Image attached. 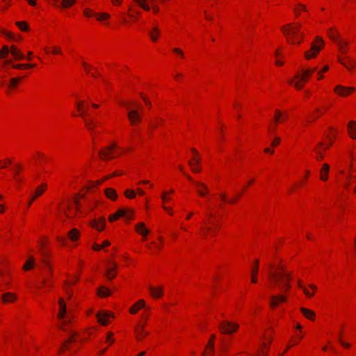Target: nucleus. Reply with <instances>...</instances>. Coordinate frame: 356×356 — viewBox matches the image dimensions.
I'll return each instance as SVG.
<instances>
[{
    "label": "nucleus",
    "instance_id": "1",
    "mask_svg": "<svg viewBox=\"0 0 356 356\" xmlns=\"http://www.w3.org/2000/svg\"><path fill=\"white\" fill-rule=\"evenodd\" d=\"M279 268L281 271H277L275 273L269 271L268 275L270 279L274 281L275 284L280 287V291L284 292L291 287L289 282L291 279V274L289 272H286L283 266H280Z\"/></svg>",
    "mask_w": 356,
    "mask_h": 356
},
{
    "label": "nucleus",
    "instance_id": "40",
    "mask_svg": "<svg viewBox=\"0 0 356 356\" xmlns=\"http://www.w3.org/2000/svg\"><path fill=\"white\" fill-rule=\"evenodd\" d=\"M22 79V78H13L10 79V83L9 85V88H14L15 87L19 81Z\"/></svg>",
    "mask_w": 356,
    "mask_h": 356
},
{
    "label": "nucleus",
    "instance_id": "13",
    "mask_svg": "<svg viewBox=\"0 0 356 356\" xmlns=\"http://www.w3.org/2000/svg\"><path fill=\"white\" fill-rule=\"evenodd\" d=\"M271 301L270 302V305L272 307H275L277 305L279 302H285L286 298L284 296H272L270 297Z\"/></svg>",
    "mask_w": 356,
    "mask_h": 356
},
{
    "label": "nucleus",
    "instance_id": "23",
    "mask_svg": "<svg viewBox=\"0 0 356 356\" xmlns=\"http://www.w3.org/2000/svg\"><path fill=\"white\" fill-rule=\"evenodd\" d=\"M34 266L35 259L33 257H30L23 266V269L24 270H29L32 269L34 267Z\"/></svg>",
    "mask_w": 356,
    "mask_h": 356
},
{
    "label": "nucleus",
    "instance_id": "48",
    "mask_svg": "<svg viewBox=\"0 0 356 356\" xmlns=\"http://www.w3.org/2000/svg\"><path fill=\"white\" fill-rule=\"evenodd\" d=\"M298 286L303 290L306 296L309 297H312L313 296V293H309V291L306 288H305L300 282L298 283Z\"/></svg>",
    "mask_w": 356,
    "mask_h": 356
},
{
    "label": "nucleus",
    "instance_id": "30",
    "mask_svg": "<svg viewBox=\"0 0 356 356\" xmlns=\"http://www.w3.org/2000/svg\"><path fill=\"white\" fill-rule=\"evenodd\" d=\"M134 1L145 10L149 11L150 10V6L146 3L147 0H134Z\"/></svg>",
    "mask_w": 356,
    "mask_h": 356
},
{
    "label": "nucleus",
    "instance_id": "57",
    "mask_svg": "<svg viewBox=\"0 0 356 356\" xmlns=\"http://www.w3.org/2000/svg\"><path fill=\"white\" fill-rule=\"evenodd\" d=\"M52 53L54 54H61V50L59 48H57L56 47H54L53 48Z\"/></svg>",
    "mask_w": 356,
    "mask_h": 356
},
{
    "label": "nucleus",
    "instance_id": "7",
    "mask_svg": "<svg viewBox=\"0 0 356 356\" xmlns=\"http://www.w3.org/2000/svg\"><path fill=\"white\" fill-rule=\"evenodd\" d=\"M136 334V339L138 341L143 340L145 337L149 334V332L145 330V325L138 324L134 329Z\"/></svg>",
    "mask_w": 356,
    "mask_h": 356
},
{
    "label": "nucleus",
    "instance_id": "35",
    "mask_svg": "<svg viewBox=\"0 0 356 356\" xmlns=\"http://www.w3.org/2000/svg\"><path fill=\"white\" fill-rule=\"evenodd\" d=\"M10 50L8 46L4 45L2 49L0 51V58L7 56Z\"/></svg>",
    "mask_w": 356,
    "mask_h": 356
},
{
    "label": "nucleus",
    "instance_id": "62",
    "mask_svg": "<svg viewBox=\"0 0 356 356\" xmlns=\"http://www.w3.org/2000/svg\"><path fill=\"white\" fill-rule=\"evenodd\" d=\"M141 96H142V97H143V99L144 102H145V104H146L147 106H151V103H150V102H149V101L146 97H143L142 95H141Z\"/></svg>",
    "mask_w": 356,
    "mask_h": 356
},
{
    "label": "nucleus",
    "instance_id": "37",
    "mask_svg": "<svg viewBox=\"0 0 356 356\" xmlns=\"http://www.w3.org/2000/svg\"><path fill=\"white\" fill-rule=\"evenodd\" d=\"M124 194L129 199H133L136 197V193L134 191L131 189H127L125 191Z\"/></svg>",
    "mask_w": 356,
    "mask_h": 356
},
{
    "label": "nucleus",
    "instance_id": "63",
    "mask_svg": "<svg viewBox=\"0 0 356 356\" xmlns=\"http://www.w3.org/2000/svg\"><path fill=\"white\" fill-rule=\"evenodd\" d=\"M193 163H195V165H198L200 163V159H197V158H193V161H192Z\"/></svg>",
    "mask_w": 356,
    "mask_h": 356
},
{
    "label": "nucleus",
    "instance_id": "10",
    "mask_svg": "<svg viewBox=\"0 0 356 356\" xmlns=\"http://www.w3.org/2000/svg\"><path fill=\"white\" fill-rule=\"evenodd\" d=\"M112 316L113 314L108 312H99L97 314L98 321L103 325H106L108 323L107 318Z\"/></svg>",
    "mask_w": 356,
    "mask_h": 356
},
{
    "label": "nucleus",
    "instance_id": "58",
    "mask_svg": "<svg viewBox=\"0 0 356 356\" xmlns=\"http://www.w3.org/2000/svg\"><path fill=\"white\" fill-rule=\"evenodd\" d=\"M218 227H215V230L213 231H211V227H207L206 229L207 232H211V234L213 236H215L216 234V229H217Z\"/></svg>",
    "mask_w": 356,
    "mask_h": 356
},
{
    "label": "nucleus",
    "instance_id": "38",
    "mask_svg": "<svg viewBox=\"0 0 356 356\" xmlns=\"http://www.w3.org/2000/svg\"><path fill=\"white\" fill-rule=\"evenodd\" d=\"M84 120H85V124H86V127L90 131L93 130L94 127H95L94 121L93 120H88L86 119H85Z\"/></svg>",
    "mask_w": 356,
    "mask_h": 356
},
{
    "label": "nucleus",
    "instance_id": "8",
    "mask_svg": "<svg viewBox=\"0 0 356 356\" xmlns=\"http://www.w3.org/2000/svg\"><path fill=\"white\" fill-rule=\"evenodd\" d=\"M355 88L353 87H343L342 86H337L334 88V92L338 95L345 97L354 92Z\"/></svg>",
    "mask_w": 356,
    "mask_h": 356
},
{
    "label": "nucleus",
    "instance_id": "19",
    "mask_svg": "<svg viewBox=\"0 0 356 356\" xmlns=\"http://www.w3.org/2000/svg\"><path fill=\"white\" fill-rule=\"evenodd\" d=\"M195 184L197 186V192L200 195L204 196L208 193V188L205 184L197 181L195 182Z\"/></svg>",
    "mask_w": 356,
    "mask_h": 356
},
{
    "label": "nucleus",
    "instance_id": "24",
    "mask_svg": "<svg viewBox=\"0 0 356 356\" xmlns=\"http://www.w3.org/2000/svg\"><path fill=\"white\" fill-rule=\"evenodd\" d=\"M300 310H301V312L302 313V314L306 318H307L309 320H314V318L315 317V313L313 311H312L309 309L305 308V307H302L300 309Z\"/></svg>",
    "mask_w": 356,
    "mask_h": 356
},
{
    "label": "nucleus",
    "instance_id": "59",
    "mask_svg": "<svg viewBox=\"0 0 356 356\" xmlns=\"http://www.w3.org/2000/svg\"><path fill=\"white\" fill-rule=\"evenodd\" d=\"M3 34H5V35H6L8 39H10V40H13L14 37H13V34H12V33H8V32H5V31H3Z\"/></svg>",
    "mask_w": 356,
    "mask_h": 356
},
{
    "label": "nucleus",
    "instance_id": "9",
    "mask_svg": "<svg viewBox=\"0 0 356 356\" xmlns=\"http://www.w3.org/2000/svg\"><path fill=\"white\" fill-rule=\"evenodd\" d=\"M116 147V144L113 143L110 146L107 147L105 150H101L99 152V156L103 160H107L109 158V154L112 153V151L114 148Z\"/></svg>",
    "mask_w": 356,
    "mask_h": 356
},
{
    "label": "nucleus",
    "instance_id": "15",
    "mask_svg": "<svg viewBox=\"0 0 356 356\" xmlns=\"http://www.w3.org/2000/svg\"><path fill=\"white\" fill-rule=\"evenodd\" d=\"M145 302L143 300H138L129 309L131 314H136L140 309L144 307Z\"/></svg>",
    "mask_w": 356,
    "mask_h": 356
},
{
    "label": "nucleus",
    "instance_id": "29",
    "mask_svg": "<svg viewBox=\"0 0 356 356\" xmlns=\"http://www.w3.org/2000/svg\"><path fill=\"white\" fill-rule=\"evenodd\" d=\"M47 185L46 184H42L40 186H38L35 190V197H38L40 196L47 188Z\"/></svg>",
    "mask_w": 356,
    "mask_h": 356
},
{
    "label": "nucleus",
    "instance_id": "46",
    "mask_svg": "<svg viewBox=\"0 0 356 356\" xmlns=\"http://www.w3.org/2000/svg\"><path fill=\"white\" fill-rule=\"evenodd\" d=\"M307 77L308 76H305L304 74H302L301 76L300 74H296V79H299V81L300 82H303V83L307 82Z\"/></svg>",
    "mask_w": 356,
    "mask_h": 356
},
{
    "label": "nucleus",
    "instance_id": "49",
    "mask_svg": "<svg viewBox=\"0 0 356 356\" xmlns=\"http://www.w3.org/2000/svg\"><path fill=\"white\" fill-rule=\"evenodd\" d=\"M289 83H290L291 84H293V85H294V86H295L297 89H299V90H300V89H301V88H302V87H303V85L300 83V81L299 80H298V81L295 82V83H294L293 81H289Z\"/></svg>",
    "mask_w": 356,
    "mask_h": 356
},
{
    "label": "nucleus",
    "instance_id": "5",
    "mask_svg": "<svg viewBox=\"0 0 356 356\" xmlns=\"http://www.w3.org/2000/svg\"><path fill=\"white\" fill-rule=\"evenodd\" d=\"M328 35H329V37L337 44L340 51L342 54H346V51H347L346 47L348 46V43L346 41H344L341 39L338 38L337 35H335L334 33H332V29H330L329 31Z\"/></svg>",
    "mask_w": 356,
    "mask_h": 356
},
{
    "label": "nucleus",
    "instance_id": "52",
    "mask_svg": "<svg viewBox=\"0 0 356 356\" xmlns=\"http://www.w3.org/2000/svg\"><path fill=\"white\" fill-rule=\"evenodd\" d=\"M173 51L178 54L180 56L184 57V52L180 49L174 48Z\"/></svg>",
    "mask_w": 356,
    "mask_h": 356
},
{
    "label": "nucleus",
    "instance_id": "60",
    "mask_svg": "<svg viewBox=\"0 0 356 356\" xmlns=\"http://www.w3.org/2000/svg\"><path fill=\"white\" fill-rule=\"evenodd\" d=\"M76 106L79 111H81L82 108H83V102H79L76 104Z\"/></svg>",
    "mask_w": 356,
    "mask_h": 356
},
{
    "label": "nucleus",
    "instance_id": "50",
    "mask_svg": "<svg viewBox=\"0 0 356 356\" xmlns=\"http://www.w3.org/2000/svg\"><path fill=\"white\" fill-rule=\"evenodd\" d=\"M282 116V113L279 110L275 111V122H277L280 120V118Z\"/></svg>",
    "mask_w": 356,
    "mask_h": 356
},
{
    "label": "nucleus",
    "instance_id": "39",
    "mask_svg": "<svg viewBox=\"0 0 356 356\" xmlns=\"http://www.w3.org/2000/svg\"><path fill=\"white\" fill-rule=\"evenodd\" d=\"M316 70V67L314 68H309L302 72V74H304L306 76H310Z\"/></svg>",
    "mask_w": 356,
    "mask_h": 356
},
{
    "label": "nucleus",
    "instance_id": "14",
    "mask_svg": "<svg viewBox=\"0 0 356 356\" xmlns=\"http://www.w3.org/2000/svg\"><path fill=\"white\" fill-rule=\"evenodd\" d=\"M330 166L327 163H324L320 172V177L323 181H326L328 178Z\"/></svg>",
    "mask_w": 356,
    "mask_h": 356
},
{
    "label": "nucleus",
    "instance_id": "26",
    "mask_svg": "<svg viewBox=\"0 0 356 356\" xmlns=\"http://www.w3.org/2000/svg\"><path fill=\"white\" fill-rule=\"evenodd\" d=\"M259 269V260L255 261V266L252 269V282L257 283V274Z\"/></svg>",
    "mask_w": 356,
    "mask_h": 356
},
{
    "label": "nucleus",
    "instance_id": "25",
    "mask_svg": "<svg viewBox=\"0 0 356 356\" xmlns=\"http://www.w3.org/2000/svg\"><path fill=\"white\" fill-rule=\"evenodd\" d=\"M2 300L4 303L12 302L15 300V296L11 293H6L3 295Z\"/></svg>",
    "mask_w": 356,
    "mask_h": 356
},
{
    "label": "nucleus",
    "instance_id": "16",
    "mask_svg": "<svg viewBox=\"0 0 356 356\" xmlns=\"http://www.w3.org/2000/svg\"><path fill=\"white\" fill-rule=\"evenodd\" d=\"M348 130L350 136L353 139L356 138V122L355 121H350L348 124Z\"/></svg>",
    "mask_w": 356,
    "mask_h": 356
},
{
    "label": "nucleus",
    "instance_id": "36",
    "mask_svg": "<svg viewBox=\"0 0 356 356\" xmlns=\"http://www.w3.org/2000/svg\"><path fill=\"white\" fill-rule=\"evenodd\" d=\"M96 17L99 21H103L110 18V15L106 13L97 14Z\"/></svg>",
    "mask_w": 356,
    "mask_h": 356
},
{
    "label": "nucleus",
    "instance_id": "61",
    "mask_svg": "<svg viewBox=\"0 0 356 356\" xmlns=\"http://www.w3.org/2000/svg\"><path fill=\"white\" fill-rule=\"evenodd\" d=\"M102 248H102V245H97V244H95V245H94V246H93V249H94L95 250H96V251L100 250H102Z\"/></svg>",
    "mask_w": 356,
    "mask_h": 356
},
{
    "label": "nucleus",
    "instance_id": "33",
    "mask_svg": "<svg viewBox=\"0 0 356 356\" xmlns=\"http://www.w3.org/2000/svg\"><path fill=\"white\" fill-rule=\"evenodd\" d=\"M15 24L22 31H26L29 30V26L26 22H17Z\"/></svg>",
    "mask_w": 356,
    "mask_h": 356
},
{
    "label": "nucleus",
    "instance_id": "28",
    "mask_svg": "<svg viewBox=\"0 0 356 356\" xmlns=\"http://www.w3.org/2000/svg\"><path fill=\"white\" fill-rule=\"evenodd\" d=\"M68 236L70 240L74 241L79 238V232L76 229H71L68 233Z\"/></svg>",
    "mask_w": 356,
    "mask_h": 356
},
{
    "label": "nucleus",
    "instance_id": "45",
    "mask_svg": "<svg viewBox=\"0 0 356 356\" xmlns=\"http://www.w3.org/2000/svg\"><path fill=\"white\" fill-rule=\"evenodd\" d=\"M149 1L152 3V9H153V11L155 13H157L159 10V6H157V4L156 3V0H149Z\"/></svg>",
    "mask_w": 356,
    "mask_h": 356
},
{
    "label": "nucleus",
    "instance_id": "21",
    "mask_svg": "<svg viewBox=\"0 0 356 356\" xmlns=\"http://www.w3.org/2000/svg\"><path fill=\"white\" fill-rule=\"evenodd\" d=\"M126 216V210L124 209H118L117 212L113 215H111L109 216V221L113 222L117 219H118L120 217L125 216Z\"/></svg>",
    "mask_w": 356,
    "mask_h": 356
},
{
    "label": "nucleus",
    "instance_id": "22",
    "mask_svg": "<svg viewBox=\"0 0 356 356\" xmlns=\"http://www.w3.org/2000/svg\"><path fill=\"white\" fill-rule=\"evenodd\" d=\"M136 230L142 235L146 236L149 234L148 229L143 222H139L136 225Z\"/></svg>",
    "mask_w": 356,
    "mask_h": 356
},
{
    "label": "nucleus",
    "instance_id": "34",
    "mask_svg": "<svg viewBox=\"0 0 356 356\" xmlns=\"http://www.w3.org/2000/svg\"><path fill=\"white\" fill-rule=\"evenodd\" d=\"M214 339H215V335L211 334V339L209 341L208 344H207V348H210L211 354L213 353V350H214Z\"/></svg>",
    "mask_w": 356,
    "mask_h": 356
},
{
    "label": "nucleus",
    "instance_id": "31",
    "mask_svg": "<svg viewBox=\"0 0 356 356\" xmlns=\"http://www.w3.org/2000/svg\"><path fill=\"white\" fill-rule=\"evenodd\" d=\"M111 293L110 291L104 286H101L98 290V295L101 297H106Z\"/></svg>",
    "mask_w": 356,
    "mask_h": 356
},
{
    "label": "nucleus",
    "instance_id": "3",
    "mask_svg": "<svg viewBox=\"0 0 356 356\" xmlns=\"http://www.w3.org/2000/svg\"><path fill=\"white\" fill-rule=\"evenodd\" d=\"M323 44V40L321 38L316 37V42L312 43L310 49L305 52V58L307 59L314 58L322 49Z\"/></svg>",
    "mask_w": 356,
    "mask_h": 356
},
{
    "label": "nucleus",
    "instance_id": "56",
    "mask_svg": "<svg viewBox=\"0 0 356 356\" xmlns=\"http://www.w3.org/2000/svg\"><path fill=\"white\" fill-rule=\"evenodd\" d=\"M339 342H340V343H341V344L343 347H345V348H350V344L349 343H348V342H345V341H342V339H340V341H339Z\"/></svg>",
    "mask_w": 356,
    "mask_h": 356
},
{
    "label": "nucleus",
    "instance_id": "32",
    "mask_svg": "<svg viewBox=\"0 0 356 356\" xmlns=\"http://www.w3.org/2000/svg\"><path fill=\"white\" fill-rule=\"evenodd\" d=\"M106 225V220L104 218H100L98 221L95 222V227L99 230L104 229Z\"/></svg>",
    "mask_w": 356,
    "mask_h": 356
},
{
    "label": "nucleus",
    "instance_id": "17",
    "mask_svg": "<svg viewBox=\"0 0 356 356\" xmlns=\"http://www.w3.org/2000/svg\"><path fill=\"white\" fill-rule=\"evenodd\" d=\"M111 264L113 266V267L108 268L106 273V277L108 280H112L114 278L116 274L115 268L117 267V264L115 262H111Z\"/></svg>",
    "mask_w": 356,
    "mask_h": 356
},
{
    "label": "nucleus",
    "instance_id": "4",
    "mask_svg": "<svg viewBox=\"0 0 356 356\" xmlns=\"http://www.w3.org/2000/svg\"><path fill=\"white\" fill-rule=\"evenodd\" d=\"M238 327V324L228 321H222L218 325V329L222 334H231L236 332Z\"/></svg>",
    "mask_w": 356,
    "mask_h": 356
},
{
    "label": "nucleus",
    "instance_id": "20",
    "mask_svg": "<svg viewBox=\"0 0 356 356\" xmlns=\"http://www.w3.org/2000/svg\"><path fill=\"white\" fill-rule=\"evenodd\" d=\"M160 33V30L158 26H154L153 28L149 31V35L151 40L154 42L157 40L158 36Z\"/></svg>",
    "mask_w": 356,
    "mask_h": 356
},
{
    "label": "nucleus",
    "instance_id": "54",
    "mask_svg": "<svg viewBox=\"0 0 356 356\" xmlns=\"http://www.w3.org/2000/svg\"><path fill=\"white\" fill-rule=\"evenodd\" d=\"M13 67L15 69H22L23 67H26V64H15L13 65Z\"/></svg>",
    "mask_w": 356,
    "mask_h": 356
},
{
    "label": "nucleus",
    "instance_id": "53",
    "mask_svg": "<svg viewBox=\"0 0 356 356\" xmlns=\"http://www.w3.org/2000/svg\"><path fill=\"white\" fill-rule=\"evenodd\" d=\"M339 61L346 68H348V70H350L351 67H353L354 65H352V66H350L348 65L346 62L343 61L342 59L341 58H339Z\"/></svg>",
    "mask_w": 356,
    "mask_h": 356
},
{
    "label": "nucleus",
    "instance_id": "41",
    "mask_svg": "<svg viewBox=\"0 0 356 356\" xmlns=\"http://www.w3.org/2000/svg\"><path fill=\"white\" fill-rule=\"evenodd\" d=\"M76 0H63L62 6L65 8L71 6L75 3Z\"/></svg>",
    "mask_w": 356,
    "mask_h": 356
},
{
    "label": "nucleus",
    "instance_id": "27",
    "mask_svg": "<svg viewBox=\"0 0 356 356\" xmlns=\"http://www.w3.org/2000/svg\"><path fill=\"white\" fill-rule=\"evenodd\" d=\"M105 194L108 198H110L111 200H115L117 198V193L116 191L111 188H106L105 190Z\"/></svg>",
    "mask_w": 356,
    "mask_h": 356
},
{
    "label": "nucleus",
    "instance_id": "55",
    "mask_svg": "<svg viewBox=\"0 0 356 356\" xmlns=\"http://www.w3.org/2000/svg\"><path fill=\"white\" fill-rule=\"evenodd\" d=\"M112 333H108L106 337V341L113 343L114 342V339L112 338Z\"/></svg>",
    "mask_w": 356,
    "mask_h": 356
},
{
    "label": "nucleus",
    "instance_id": "51",
    "mask_svg": "<svg viewBox=\"0 0 356 356\" xmlns=\"http://www.w3.org/2000/svg\"><path fill=\"white\" fill-rule=\"evenodd\" d=\"M280 142V138L277 137L275 138L273 141L271 143V145L273 147H275L276 145H277Z\"/></svg>",
    "mask_w": 356,
    "mask_h": 356
},
{
    "label": "nucleus",
    "instance_id": "64",
    "mask_svg": "<svg viewBox=\"0 0 356 356\" xmlns=\"http://www.w3.org/2000/svg\"><path fill=\"white\" fill-rule=\"evenodd\" d=\"M111 2L114 5H120L121 3V0H111Z\"/></svg>",
    "mask_w": 356,
    "mask_h": 356
},
{
    "label": "nucleus",
    "instance_id": "44",
    "mask_svg": "<svg viewBox=\"0 0 356 356\" xmlns=\"http://www.w3.org/2000/svg\"><path fill=\"white\" fill-rule=\"evenodd\" d=\"M188 165L191 166L192 170L194 172H200L201 169L200 168L196 167L197 165H195L191 161H188Z\"/></svg>",
    "mask_w": 356,
    "mask_h": 356
},
{
    "label": "nucleus",
    "instance_id": "18",
    "mask_svg": "<svg viewBox=\"0 0 356 356\" xmlns=\"http://www.w3.org/2000/svg\"><path fill=\"white\" fill-rule=\"evenodd\" d=\"M59 305H60V310H59V313L58 314V318L60 319H63L65 316V314H66V305H65L63 298H60L59 300Z\"/></svg>",
    "mask_w": 356,
    "mask_h": 356
},
{
    "label": "nucleus",
    "instance_id": "2",
    "mask_svg": "<svg viewBox=\"0 0 356 356\" xmlns=\"http://www.w3.org/2000/svg\"><path fill=\"white\" fill-rule=\"evenodd\" d=\"M300 25L293 26L291 24H288L282 29L289 44H300L304 35L300 32Z\"/></svg>",
    "mask_w": 356,
    "mask_h": 356
},
{
    "label": "nucleus",
    "instance_id": "43",
    "mask_svg": "<svg viewBox=\"0 0 356 356\" xmlns=\"http://www.w3.org/2000/svg\"><path fill=\"white\" fill-rule=\"evenodd\" d=\"M83 13L88 17L92 16V15L96 17V15H97L96 13H95L92 10H90L89 8H86L83 11Z\"/></svg>",
    "mask_w": 356,
    "mask_h": 356
},
{
    "label": "nucleus",
    "instance_id": "42",
    "mask_svg": "<svg viewBox=\"0 0 356 356\" xmlns=\"http://www.w3.org/2000/svg\"><path fill=\"white\" fill-rule=\"evenodd\" d=\"M77 335V333L76 332H73L70 334L69 339L65 342V343L63 344V347L67 348V343H70V342H72L74 340V337Z\"/></svg>",
    "mask_w": 356,
    "mask_h": 356
},
{
    "label": "nucleus",
    "instance_id": "11",
    "mask_svg": "<svg viewBox=\"0 0 356 356\" xmlns=\"http://www.w3.org/2000/svg\"><path fill=\"white\" fill-rule=\"evenodd\" d=\"M149 290L154 298H159L162 296L163 295V287L159 286L158 288H154L152 286H149Z\"/></svg>",
    "mask_w": 356,
    "mask_h": 356
},
{
    "label": "nucleus",
    "instance_id": "6",
    "mask_svg": "<svg viewBox=\"0 0 356 356\" xmlns=\"http://www.w3.org/2000/svg\"><path fill=\"white\" fill-rule=\"evenodd\" d=\"M127 108L129 110L128 112V118L132 125H135L141 122V117L139 115V113L137 110H131V107L129 105L126 106Z\"/></svg>",
    "mask_w": 356,
    "mask_h": 356
},
{
    "label": "nucleus",
    "instance_id": "47",
    "mask_svg": "<svg viewBox=\"0 0 356 356\" xmlns=\"http://www.w3.org/2000/svg\"><path fill=\"white\" fill-rule=\"evenodd\" d=\"M124 209L126 210V216H123V217L127 218V219L131 218V217L133 216V211L129 209H127V208H125Z\"/></svg>",
    "mask_w": 356,
    "mask_h": 356
},
{
    "label": "nucleus",
    "instance_id": "12",
    "mask_svg": "<svg viewBox=\"0 0 356 356\" xmlns=\"http://www.w3.org/2000/svg\"><path fill=\"white\" fill-rule=\"evenodd\" d=\"M9 52H10V54L15 57L16 60H23L25 58L23 54L19 50H18L14 45L10 47Z\"/></svg>",
    "mask_w": 356,
    "mask_h": 356
}]
</instances>
